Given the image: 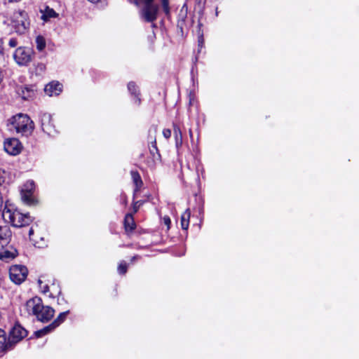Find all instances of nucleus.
<instances>
[{"label": "nucleus", "mask_w": 359, "mask_h": 359, "mask_svg": "<svg viewBox=\"0 0 359 359\" xmlns=\"http://www.w3.org/2000/svg\"><path fill=\"white\" fill-rule=\"evenodd\" d=\"M26 309L29 313L35 316L41 322L49 321L54 316L55 311L48 306H43L40 297H35L26 303Z\"/></svg>", "instance_id": "nucleus-1"}, {"label": "nucleus", "mask_w": 359, "mask_h": 359, "mask_svg": "<svg viewBox=\"0 0 359 359\" xmlns=\"http://www.w3.org/2000/svg\"><path fill=\"white\" fill-rule=\"evenodd\" d=\"M2 217L6 222L11 223L15 227L27 226L32 221L29 214H22L18 210L8 206H6L3 210Z\"/></svg>", "instance_id": "nucleus-2"}, {"label": "nucleus", "mask_w": 359, "mask_h": 359, "mask_svg": "<svg viewBox=\"0 0 359 359\" xmlns=\"http://www.w3.org/2000/svg\"><path fill=\"white\" fill-rule=\"evenodd\" d=\"M11 123L18 133L28 136L31 135L34 128V123L27 115L19 114L13 116L11 119Z\"/></svg>", "instance_id": "nucleus-3"}, {"label": "nucleus", "mask_w": 359, "mask_h": 359, "mask_svg": "<svg viewBox=\"0 0 359 359\" xmlns=\"http://www.w3.org/2000/svg\"><path fill=\"white\" fill-rule=\"evenodd\" d=\"M12 23L17 33L24 34L29 26L27 13L22 11L14 13Z\"/></svg>", "instance_id": "nucleus-4"}, {"label": "nucleus", "mask_w": 359, "mask_h": 359, "mask_svg": "<svg viewBox=\"0 0 359 359\" xmlns=\"http://www.w3.org/2000/svg\"><path fill=\"white\" fill-rule=\"evenodd\" d=\"M144 6L140 11L141 18L147 22H154L158 17V6L154 1L144 2Z\"/></svg>", "instance_id": "nucleus-5"}, {"label": "nucleus", "mask_w": 359, "mask_h": 359, "mask_svg": "<svg viewBox=\"0 0 359 359\" xmlns=\"http://www.w3.org/2000/svg\"><path fill=\"white\" fill-rule=\"evenodd\" d=\"M32 54L31 48L21 46L15 50L13 58L18 65L26 66L31 62Z\"/></svg>", "instance_id": "nucleus-6"}, {"label": "nucleus", "mask_w": 359, "mask_h": 359, "mask_svg": "<svg viewBox=\"0 0 359 359\" xmlns=\"http://www.w3.org/2000/svg\"><path fill=\"white\" fill-rule=\"evenodd\" d=\"M27 335V331L20 324L16 323L9 332V346L13 347L22 340Z\"/></svg>", "instance_id": "nucleus-7"}, {"label": "nucleus", "mask_w": 359, "mask_h": 359, "mask_svg": "<svg viewBox=\"0 0 359 359\" xmlns=\"http://www.w3.org/2000/svg\"><path fill=\"white\" fill-rule=\"evenodd\" d=\"M27 269L22 265L12 266L9 269V276L12 282L21 284L27 278Z\"/></svg>", "instance_id": "nucleus-8"}, {"label": "nucleus", "mask_w": 359, "mask_h": 359, "mask_svg": "<svg viewBox=\"0 0 359 359\" xmlns=\"http://www.w3.org/2000/svg\"><path fill=\"white\" fill-rule=\"evenodd\" d=\"M41 127L42 130L49 136H55L57 131L53 123L52 116L50 114L43 113L40 117Z\"/></svg>", "instance_id": "nucleus-9"}, {"label": "nucleus", "mask_w": 359, "mask_h": 359, "mask_svg": "<svg viewBox=\"0 0 359 359\" xmlns=\"http://www.w3.org/2000/svg\"><path fill=\"white\" fill-rule=\"evenodd\" d=\"M22 145L16 138L8 139L4 142L5 151L15 156L21 151Z\"/></svg>", "instance_id": "nucleus-10"}, {"label": "nucleus", "mask_w": 359, "mask_h": 359, "mask_svg": "<svg viewBox=\"0 0 359 359\" xmlns=\"http://www.w3.org/2000/svg\"><path fill=\"white\" fill-rule=\"evenodd\" d=\"M44 91L49 96L58 95L62 91V84L52 81L45 86Z\"/></svg>", "instance_id": "nucleus-11"}, {"label": "nucleus", "mask_w": 359, "mask_h": 359, "mask_svg": "<svg viewBox=\"0 0 359 359\" xmlns=\"http://www.w3.org/2000/svg\"><path fill=\"white\" fill-rule=\"evenodd\" d=\"M13 347L9 346V339L6 332L0 329V353H5L11 351Z\"/></svg>", "instance_id": "nucleus-12"}, {"label": "nucleus", "mask_w": 359, "mask_h": 359, "mask_svg": "<svg viewBox=\"0 0 359 359\" xmlns=\"http://www.w3.org/2000/svg\"><path fill=\"white\" fill-rule=\"evenodd\" d=\"M173 132L175 135V146L177 148H179L182 144V133L181 129L177 125L173 124Z\"/></svg>", "instance_id": "nucleus-13"}, {"label": "nucleus", "mask_w": 359, "mask_h": 359, "mask_svg": "<svg viewBox=\"0 0 359 359\" xmlns=\"http://www.w3.org/2000/svg\"><path fill=\"white\" fill-rule=\"evenodd\" d=\"M191 212L189 209H187L181 216V227L184 230H187L189 224Z\"/></svg>", "instance_id": "nucleus-14"}, {"label": "nucleus", "mask_w": 359, "mask_h": 359, "mask_svg": "<svg viewBox=\"0 0 359 359\" xmlns=\"http://www.w3.org/2000/svg\"><path fill=\"white\" fill-rule=\"evenodd\" d=\"M124 226L126 231H133L135 229V223L131 214H127L124 219Z\"/></svg>", "instance_id": "nucleus-15"}, {"label": "nucleus", "mask_w": 359, "mask_h": 359, "mask_svg": "<svg viewBox=\"0 0 359 359\" xmlns=\"http://www.w3.org/2000/svg\"><path fill=\"white\" fill-rule=\"evenodd\" d=\"M41 12L42 13L41 19L44 21H48L50 18H56L57 16L56 12L48 6H46L45 9L41 11Z\"/></svg>", "instance_id": "nucleus-16"}, {"label": "nucleus", "mask_w": 359, "mask_h": 359, "mask_svg": "<svg viewBox=\"0 0 359 359\" xmlns=\"http://www.w3.org/2000/svg\"><path fill=\"white\" fill-rule=\"evenodd\" d=\"M18 93L24 100H28L34 95V91L28 87H20L18 90Z\"/></svg>", "instance_id": "nucleus-17"}, {"label": "nucleus", "mask_w": 359, "mask_h": 359, "mask_svg": "<svg viewBox=\"0 0 359 359\" xmlns=\"http://www.w3.org/2000/svg\"><path fill=\"white\" fill-rule=\"evenodd\" d=\"M128 89L132 95H135V102L137 104L139 105L140 104L141 100L140 98L139 97V91L135 83L134 82H129L128 84Z\"/></svg>", "instance_id": "nucleus-18"}, {"label": "nucleus", "mask_w": 359, "mask_h": 359, "mask_svg": "<svg viewBox=\"0 0 359 359\" xmlns=\"http://www.w3.org/2000/svg\"><path fill=\"white\" fill-rule=\"evenodd\" d=\"M16 256H17L16 250H14L13 252L5 250L4 252H0V259L5 260V261H8L10 259H13Z\"/></svg>", "instance_id": "nucleus-19"}, {"label": "nucleus", "mask_w": 359, "mask_h": 359, "mask_svg": "<svg viewBox=\"0 0 359 359\" xmlns=\"http://www.w3.org/2000/svg\"><path fill=\"white\" fill-rule=\"evenodd\" d=\"M55 327H57L55 326V325H54L53 323H52L50 325L46 326V327L41 329V330H39L38 331H36L35 332V334L37 337H41L46 334H48V332H51L52 330H53Z\"/></svg>", "instance_id": "nucleus-20"}, {"label": "nucleus", "mask_w": 359, "mask_h": 359, "mask_svg": "<svg viewBox=\"0 0 359 359\" xmlns=\"http://www.w3.org/2000/svg\"><path fill=\"white\" fill-rule=\"evenodd\" d=\"M11 236V231L6 228L4 235L0 234V245L1 246H4V245H6L10 241V238Z\"/></svg>", "instance_id": "nucleus-21"}, {"label": "nucleus", "mask_w": 359, "mask_h": 359, "mask_svg": "<svg viewBox=\"0 0 359 359\" xmlns=\"http://www.w3.org/2000/svg\"><path fill=\"white\" fill-rule=\"evenodd\" d=\"M151 143V146L149 147L150 154L153 156V158L154 159L156 158V155L159 158L161 157V155L159 154L158 149L156 146V142L155 137H154V139H152V141Z\"/></svg>", "instance_id": "nucleus-22"}, {"label": "nucleus", "mask_w": 359, "mask_h": 359, "mask_svg": "<svg viewBox=\"0 0 359 359\" xmlns=\"http://www.w3.org/2000/svg\"><path fill=\"white\" fill-rule=\"evenodd\" d=\"M36 48L39 51H42L46 48V40L43 36H38L36 38Z\"/></svg>", "instance_id": "nucleus-23"}, {"label": "nucleus", "mask_w": 359, "mask_h": 359, "mask_svg": "<svg viewBox=\"0 0 359 359\" xmlns=\"http://www.w3.org/2000/svg\"><path fill=\"white\" fill-rule=\"evenodd\" d=\"M34 187L35 185L34 181L29 180L23 185L22 192H27L32 194L33 190L34 189Z\"/></svg>", "instance_id": "nucleus-24"}, {"label": "nucleus", "mask_w": 359, "mask_h": 359, "mask_svg": "<svg viewBox=\"0 0 359 359\" xmlns=\"http://www.w3.org/2000/svg\"><path fill=\"white\" fill-rule=\"evenodd\" d=\"M131 176L137 187H141L142 181L140 174L137 171H131Z\"/></svg>", "instance_id": "nucleus-25"}, {"label": "nucleus", "mask_w": 359, "mask_h": 359, "mask_svg": "<svg viewBox=\"0 0 359 359\" xmlns=\"http://www.w3.org/2000/svg\"><path fill=\"white\" fill-rule=\"evenodd\" d=\"M69 311L60 313L57 318L53 322L56 327L59 326L66 318Z\"/></svg>", "instance_id": "nucleus-26"}, {"label": "nucleus", "mask_w": 359, "mask_h": 359, "mask_svg": "<svg viewBox=\"0 0 359 359\" xmlns=\"http://www.w3.org/2000/svg\"><path fill=\"white\" fill-rule=\"evenodd\" d=\"M161 3L162 5L163 11L165 13L166 16H170V10L169 6V0H161Z\"/></svg>", "instance_id": "nucleus-27"}, {"label": "nucleus", "mask_w": 359, "mask_h": 359, "mask_svg": "<svg viewBox=\"0 0 359 359\" xmlns=\"http://www.w3.org/2000/svg\"><path fill=\"white\" fill-rule=\"evenodd\" d=\"M118 271L120 274H125L127 272V265L125 262H121L118 266Z\"/></svg>", "instance_id": "nucleus-28"}, {"label": "nucleus", "mask_w": 359, "mask_h": 359, "mask_svg": "<svg viewBox=\"0 0 359 359\" xmlns=\"http://www.w3.org/2000/svg\"><path fill=\"white\" fill-rule=\"evenodd\" d=\"M22 198L27 203H30L32 202V194L27 192H22Z\"/></svg>", "instance_id": "nucleus-29"}, {"label": "nucleus", "mask_w": 359, "mask_h": 359, "mask_svg": "<svg viewBox=\"0 0 359 359\" xmlns=\"http://www.w3.org/2000/svg\"><path fill=\"white\" fill-rule=\"evenodd\" d=\"M39 285L44 294L47 293L49 291V287L48 285H43V282L41 280H38Z\"/></svg>", "instance_id": "nucleus-30"}, {"label": "nucleus", "mask_w": 359, "mask_h": 359, "mask_svg": "<svg viewBox=\"0 0 359 359\" xmlns=\"http://www.w3.org/2000/svg\"><path fill=\"white\" fill-rule=\"evenodd\" d=\"M18 42L17 39L15 38H11L9 39L8 45L11 48H15L18 46Z\"/></svg>", "instance_id": "nucleus-31"}, {"label": "nucleus", "mask_w": 359, "mask_h": 359, "mask_svg": "<svg viewBox=\"0 0 359 359\" xmlns=\"http://www.w3.org/2000/svg\"><path fill=\"white\" fill-rule=\"evenodd\" d=\"M163 135L165 138L169 139L171 137V130L170 129H164L163 130Z\"/></svg>", "instance_id": "nucleus-32"}, {"label": "nucleus", "mask_w": 359, "mask_h": 359, "mask_svg": "<svg viewBox=\"0 0 359 359\" xmlns=\"http://www.w3.org/2000/svg\"><path fill=\"white\" fill-rule=\"evenodd\" d=\"M163 222L164 224L168 227L170 228V225L171 224V220L170 219V217L168 216H165L163 217Z\"/></svg>", "instance_id": "nucleus-33"}, {"label": "nucleus", "mask_w": 359, "mask_h": 359, "mask_svg": "<svg viewBox=\"0 0 359 359\" xmlns=\"http://www.w3.org/2000/svg\"><path fill=\"white\" fill-rule=\"evenodd\" d=\"M140 1H142V2H149V1H154V0H139Z\"/></svg>", "instance_id": "nucleus-34"}, {"label": "nucleus", "mask_w": 359, "mask_h": 359, "mask_svg": "<svg viewBox=\"0 0 359 359\" xmlns=\"http://www.w3.org/2000/svg\"><path fill=\"white\" fill-rule=\"evenodd\" d=\"M32 233H33V230H32V229H30V230H29V235H31Z\"/></svg>", "instance_id": "nucleus-35"}, {"label": "nucleus", "mask_w": 359, "mask_h": 359, "mask_svg": "<svg viewBox=\"0 0 359 359\" xmlns=\"http://www.w3.org/2000/svg\"><path fill=\"white\" fill-rule=\"evenodd\" d=\"M154 133H156V127H154Z\"/></svg>", "instance_id": "nucleus-36"}]
</instances>
